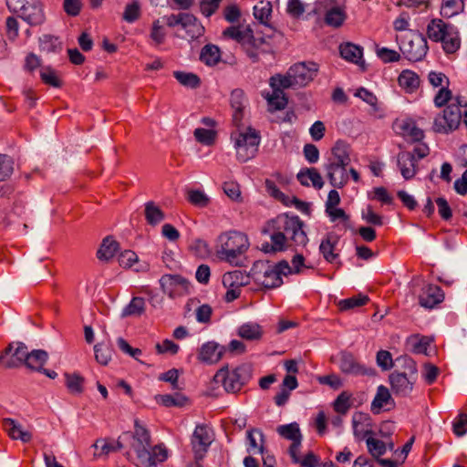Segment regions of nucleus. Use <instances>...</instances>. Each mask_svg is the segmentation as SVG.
I'll use <instances>...</instances> for the list:
<instances>
[{"label":"nucleus","mask_w":467,"mask_h":467,"mask_svg":"<svg viewBox=\"0 0 467 467\" xmlns=\"http://www.w3.org/2000/svg\"><path fill=\"white\" fill-rule=\"evenodd\" d=\"M366 443L368 452L376 460L380 458V456L384 455L387 451V444L380 440L368 437L366 440Z\"/></svg>","instance_id":"51"},{"label":"nucleus","mask_w":467,"mask_h":467,"mask_svg":"<svg viewBox=\"0 0 467 467\" xmlns=\"http://www.w3.org/2000/svg\"><path fill=\"white\" fill-rule=\"evenodd\" d=\"M41 79L44 83L50 85L55 88L61 86V80L58 78L57 72L51 67H44L40 72Z\"/></svg>","instance_id":"58"},{"label":"nucleus","mask_w":467,"mask_h":467,"mask_svg":"<svg viewBox=\"0 0 467 467\" xmlns=\"http://www.w3.org/2000/svg\"><path fill=\"white\" fill-rule=\"evenodd\" d=\"M377 56L384 62H396L400 59V55L393 50L387 47H377Z\"/></svg>","instance_id":"62"},{"label":"nucleus","mask_w":467,"mask_h":467,"mask_svg":"<svg viewBox=\"0 0 467 467\" xmlns=\"http://www.w3.org/2000/svg\"><path fill=\"white\" fill-rule=\"evenodd\" d=\"M213 441L212 435L206 425H197L192 433V446L195 460H202Z\"/></svg>","instance_id":"12"},{"label":"nucleus","mask_w":467,"mask_h":467,"mask_svg":"<svg viewBox=\"0 0 467 467\" xmlns=\"http://www.w3.org/2000/svg\"><path fill=\"white\" fill-rule=\"evenodd\" d=\"M166 32L163 23L160 19L153 21L150 36L156 45H161L165 39Z\"/></svg>","instance_id":"57"},{"label":"nucleus","mask_w":467,"mask_h":467,"mask_svg":"<svg viewBox=\"0 0 467 467\" xmlns=\"http://www.w3.org/2000/svg\"><path fill=\"white\" fill-rule=\"evenodd\" d=\"M440 42L442 43V48L446 53H455L461 46L459 33L456 28L452 26Z\"/></svg>","instance_id":"34"},{"label":"nucleus","mask_w":467,"mask_h":467,"mask_svg":"<svg viewBox=\"0 0 467 467\" xmlns=\"http://www.w3.org/2000/svg\"><path fill=\"white\" fill-rule=\"evenodd\" d=\"M272 13V5L268 1H261L254 6V16L262 24H267Z\"/></svg>","instance_id":"49"},{"label":"nucleus","mask_w":467,"mask_h":467,"mask_svg":"<svg viewBox=\"0 0 467 467\" xmlns=\"http://www.w3.org/2000/svg\"><path fill=\"white\" fill-rule=\"evenodd\" d=\"M190 250L198 257H205L210 254L208 244L199 238L192 240Z\"/></svg>","instance_id":"60"},{"label":"nucleus","mask_w":467,"mask_h":467,"mask_svg":"<svg viewBox=\"0 0 467 467\" xmlns=\"http://www.w3.org/2000/svg\"><path fill=\"white\" fill-rule=\"evenodd\" d=\"M162 291L170 297L181 296L189 292V282L181 275H165L160 280Z\"/></svg>","instance_id":"13"},{"label":"nucleus","mask_w":467,"mask_h":467,"mask_svg":"<svg viewBox=\"0 0 467 467\" xmlns=\"http://www.w3.org/2000/svg\"><path fill=\"white\" fill-rule=\"evenodd\" d=\"M140 16V5L137 0L132 1L125 6L123 19L128 23H133Z\"/></svg>","instance_id":"56"},{"label":"nucleus","mask_w":467,"mask_h":467,"mask_svg":"<svg viewBox=\"0 0 467 467\" xmlns=\"http://www.w3.org/2000/svg\"><path fill=\"white\" fill-rule=\"evenodd\" d=\"M245 96L242 89H234L231 93V106L234 109L233 121L235 126L241 122L243 119V111L245 108Z\"/></svg>","instance_id":"24"},{"label":"nucleus","mask_w":467,"mask_h":467,"mask_svg":"<svg viewBox=\"0 0 467 467\" xmlns=\"http://www.w3.org/2000/svg\"><path fill=\"white\" fill-rule=\"evenodd\" d=\"M156 400L165 407H182L186 404L187 398L180 393L164 394L156 397Z\"/></svg>","instance_id":"41"},{"label":"nucleus","mask_w":467,"mask_h":467,"mask_svg":"<svg viewBox=\"0 0 467 467\" xmlns=\"http://www.w3.org/2000/svg\"><path fill=\"white\" fill-rule=\"evenodd\" d=\"M248 237L237 231L223 233L217 238L216 254L226 262L235 263L236 259L249 248Z\"/></svg>","instance_id":"3"},{"label":"nucleus","mask_w":467,"mask_h":467,"mask_svg":"<svg viewBox=\"0 0 467 467\" xmlns=\"http://www.w3.org/2000/svg\"><path fill=\"white\" fill-rule=\"evenodd\" d=\"M368 302V297L358 294L349 298L342 299L338 302V307L341 311L354 309L365 306Z\"/></svg>","instance_id":"46"},{"label":"nucleus","mask_w":467,"mask_h":467,"mask_svg":"<svg viewBox=\"0 0 467 467\" xmlns=\"http://www.w3.org/2000/svg\"><path fill=\"white\" fill-rule=\"evenodd\" d=\"M14 171V161L5 154H0V182L7 180Z\"/></svg>","instance_id":"55"},{"label":"nucleus","mask_w":467,"mask_h":467,"mask_svg":"<svg viewBox=\"0 0 467 467\" xmlns=\"http://www.w3.org/2000/svg\"><path fill=\"white\" fill-rule=\"evenodd\" d=\"M223 36L234 39L243 45H245L253 38L250 29H244L243 26H230L223 32Z\"/></svg>","instance_id":"30"},{"label":"nucleus","mask_w":467,"mask_h":467,"mask_svg":"<svg viewBox=\"0 0 467 467\" xmlns=\"http://www.w3.org/2000/svg\"><path fill=\"white\" fill-rule=\"evenodd\" d=\"M418 379V374L400 373L393 371L389 376V381L392 392L400 397H408L411 394L414 385Z\"/></svg>","instance_id":"11"},{"label":"nucleus","mask_w":467,"mask_h":467,"mask_svg":"<svg viewBox=\"0 0 467 467\" xmlns=\"http://www.w3.org/2000/svg\"><path fill=\"white\" fill-rule=\"evenodd\" d=\"M451 27V25L444 23L441 19H433L428 25L427 34L431 40L440 42Z\"/></svg>","instance_id":"27"},{"label":"nucleus","mask_w":467,"mask_h":467,"mask_svg":"<svg viewBox=\"0 0 467 467\" xmlns=\"http://www.w3.org/2000/svg\"><path fill=\"white\" fill-rule=\"evenodd\" d=\"M145 310V300L142 297H133L130 304L122 310L123 317L140 316Z\"/></svg>","instance_id":"48"},{"label":"nucleus","mask_w":467,"mask_h":467,"mask_svg":"<svg viewBox=\"0 0 467 467\" xmlns=\"http://www.w3.org/2000/svg\"><path fill=\"white\" fill-rule=\"evenodd\" d=\"M400 50L410 61L422 59L428 51L427 41L422 35L411 34L402 42Z\"/></svg>","instance_id":"10"},{"label":"nucleus","mask_w":467,"mask_h":467,"mask_svg":"<svg viewBox=\"0 0 467 467\" xmlns=\"http://www.w3.org/2000/svg\"><path fill=\"white\" fill-rule=\"evenodd\" d=\"M346 18L345 13L339 7H334L326 14L325 21L328 26H340Z\"/></svg>","instance_id":"54"},{"label":"nucleus","mask_w":467,"mask_h":467,"mask_svg":"<svg viewBox=\"0 0 467 467\" xmlns=\"http://www.w3.org/2000/svg\"><path fill=\"white\" fill-rule=\"evenodd\" d=\"M231 140L236 151V158L241 162L253 159L260 144V135L251 127L242 128L240 123L236 130L231 133Z\"/></svg>","instance_id":"4"},{"label":"nucleus","mask_w":467,"mask_h":467,"mask_svg":"<svg viewBox=\"0 0 467 467\" xmlns=\"http://www.w3.org/2000/svg\"><path fill=\"white\" fill-rule=\"evenodd\" d=\"M3 430L13 440H20L22 442L26 443L32 440V434L24 431L21 424L11 418H4L1 421Z\"/></svg>","instance_id":"18"},{"label":"nucleus","mask_w":467,"mask_h":467,"mask_svg":"<svg viewBox=\"0 0 467 467\" xmlns=\"http://www.w3.org/2000/svg\"><path fill=\"white\" fill-rule=\"evenodd\" d=\"M132 437L134 441L131 447L136 453L134 463L138 467H148L150 464V449L151 448V439L149 431L139 420H135Z\"/></svg>","instance_id":"6"},{"label":"nucleus","mask_w":467,"mask_h":467,"mask_svg":"<svg viewBox=\"0 0 467 467\" xmlns=\"http://www.w3.org/2000/svg\"><path fill=\"white\" fill-rule=\"evenodd\" d=\"M65 384L69 392L73 394H80L83 392L84 378L78 373H65Z\"/></svg>","instance_id":"45"},{"label":"nucleus","mask_w":467,"mask_h":467,"mask_svg":"<svg viewBox=\"0 0 467 467\" xmlns=\"http://www.w3.org/2000/svg\"><path fill=\"white\" fill-rule=\"evenodd\" d=\"M348 165L325 163L324 169L329 183L335 188H342L348 182Z\"/></svg>","instance_id":"15"},{"label":"nucleus","mask_w":467,"mask_h":467,"mask_svg":"<svg viewBox=\"0 0 467 467\" xmlns=\"http://www.w3.org/2000/svg\"><path fill=\"white\" fill-rule=\"evenodd\" d=\"M182 27L186 31L189 37L195 39L204 33V27L192 14H185V18Z\"/></svg>","instance_id":"29"},{"label":"nucleus","mask_w":467,"mask_h":467,"mask_svg":"<svg viewBox=\"0 0 467 467\" xmlns=\"http://www.w3.org/2000/svg\"><path fill=\"white\" fill-rule=\"evenodd\" d=\"M174 78L184 87L195 88L200 85V78L193 73L184 71H174Z\"/></svg>","instance_id":"50"},{"label":"nucleus","mask_w":467,"mask_h":467,"mask_svg":"<svg viewBox=\"0 0 467 467\" xmlns=\"http://www.w3.org/2000/svg\"><path fill=\"white\" fill-rule=\"evenodd\" d=\"M332 359L337 363L342 373L349 376H374L375 370L367 368L364 364L358 360L353 352H338Z\"/></svg>","instance_id":"8"},{"label":"nucleus","mask_w":467,"mask_h":467,"mask_svg":"<svg viewBox=\"0 0 467 467\" xmlns=\"http://www.w3.org/2000/svg\"><path fill=\"white\" fill-rule=\"evenodd\" d=\"M397 165L405 180H411L418 171L417 160L410 151H400L397 155Z\"/></svg>","instance_id":"17"},{"label":"nucleus","mask_w":467,"mask_h":467,"mask_svg":"<svg viewBox=\"0 0 467 467\" xmlns=\"http://www.w3.org/2000/svg\"><path fill=\"white\" fill-rule=\"evenodd\" d=\"M400 129L403 136L409 138L412 141H420L424 137L423 130L418 128L412 121L401 122Z\"/></svg>","instance_id":"43"},{"label":"nucleus","mask_w":467,"mask_h":467,"mask_svg":"<svg viewBox=\"0 0 467 467\" xmlns=\"http://www.w3.org/2000/svg\"><path fill=\"white\" fill-rule=\"evenodd\" d=\"M188 200L193 205L204 207L209 203V197L202 191L192 190L188 192Z\"/></svg>","instance_id":"61"},{"label":"nucleus","mask_w":467,"mask_h":467,"mask_svg":"<svg viewBox=\"0 0 467 467\" xmlns=\"http://www.w3.org/2000/svg\"><path fill=\"white\" fill-rule=\"evenodd\" d=\"M119 249V244L110 236L103 239V242L97 253L98 258L103 261L111 259Z\"/></svg>","instance_id":"33"},{"label":"nucleus","mask_w":467,"mask_h":467,"mask_svg":"<svg viewBox=\"0 0 467 467\" xmlns=\"http://www.w3.org/2000/svg\"><path fill=\"white\" fill-rule=\"evenodd\" d=\"M398 82L400 87L409 94L415 92L420 84L418 74L410 69L401 71L398 78Z\"/></svg>","instance_id":"22"},{"label":"nucleus","mask_w":467,"mask_h":467,"mask_svg":"<svg viewBox=\"0 0 467 467\" xmlns=\"http://www.w3.org/2000/svg\"><path fill=\"white\" fill-rule=\"evenodd\" d=\"M289 70L290 74H292L290 78H293L294 83H296L297 87H304L311 82L317 76L318 66L314 62H302L295 64Z\"/></svg>","instance_id":"14"},{"label":"nucleus","mask_w":467,"mask_h":467,"mask_svg":"<svg viewBox=\"0 0 467 467\" xmlns=\"http://www.w3.org/2000/svg\"><path fill=\"white\" fill-rule=\"evenodd\" d=\"M262 328L258 324L255 323H245L242 325L238 329V335L247 340L259 339L262 336Z\"/></svg>","instance_id":"40"},{"label":"nucleus","mask_w":467,"mask_h":467,"mask_svg":"<svg viewBox=\"0 0 467 467\" xmlns=\"http://www.w3.org/2000/svg\"><path fill=\"white\" fill-rule=\"evenodd\" d=\"M369 417L368 414L362 412H357L352 417L353 434L357 439H363L368 434L371 433L369 430H359L358 426L363 424L366 420H368Z\"/></svg>","instance_id":"53"},{"label":"nucleus","mask_w":467,"mask_h":467,"mask_svg":"<svg viewBox=\"0 0 467 467\" xmlns=\"http://www.w3.org/2000/svg\"><path fill=\"white\" fill-rule=\"evenodd\" d=\"M326 163L349 165L350 147L342 140H337L331 149V152Z\"/></svg>","instance_id":"19"},{"label":"nucleus","mask_w":467,"mask_h":467,"mask_svg":"<svg viewBox=\"0 0 467 467\" xmlns=\"http://www.w3.org/2000/svg\"><path fill=\"white\" fill-rule=\"evenodd\" d=\"M389 404L394 405V400L392 399L389 389L383 385H379L377 388L376 395L371 402V411L374 414H379L381 409L385 405Z\"/></svg>","instance_id":"25"},{"label":"nucleus","mask_w":467,"mask_h":467,"mask_svg":"<svg viewBox=\"0 0 467 467\" xmlns=\"http://www.w3.org/2000/svg\"><path fill=\"white\" fill-rule=\"evenodd\" d=\"M193 135L199 143L206 146L213 145L216 140V131L212 129L197 128Z\"/></svg>","instance_id":"52"},{"label":"nucleus","mask_w":467,"mask_h":467,"mask_svg":"<svg viewBox=\"0 0 467 467\" xmlns=\"http://www.w3.org/2000/svg\"><path fill=\"white\" fill-rule=\"evenodd\" d=\"M26 352H2L0 355V365L13 368L23 365V355Z\"/></svg>","instance_id":"42"},{"label":"nucleus","mask_w":467,"mask_h":467,"mask_svg":"<svg viewBox=\"0 0 467 467\" xmlns=\"http://www.w3.org/2000/svg\"><path fill=\"white\" fill-rule=\"evenodd\" d=\"M265 99L271 111L284 109L287 104V99L283 90L273 89L272 94H267Z\"/></svg>","instance_id":"36"},{"label":"nucleus","mask_w":467,"mask_h":467,"mask_svg":"<svg viewBox=\"0 0 467 467\" xmlns=\"http://www.w3.org/2000/svg\"><path fill=\"white\" fill-rule=\"evenodd\" d=\"M406 348L410 350H428L438 348L434 344V338L432 337L421 336L419 334L412 335L407 338Z\"/></svg>","instance_id":"23"},{"label":"nucleus","mask_w":467,"mask_h":467,"mask_svg":"<svg viewBox=\"0 0 467 467\" xmlns=\"http://www.w3.org/2000/svg\"><path fill=\"white\" fill-rule=\"evenodd\" d=\"M290 76H292V74H290V70L288 69L285 75L277 74L271 77L269 84L273 89L279 90L297 87V85L294 83L293 78H290Z\"/></svg>","instance_id":"37"},{"label":"nucleus","mask_w":467,"mask_h":467,"mask_svg":"<svg viewBox=\"0 0 467 467\" xmlns=\"http://www.w3.org/2000/svg\"><path fill=\"white\" fill-rule=\"evenodd\" d=\"M444 299L441 287L435 285L424 286L419 296L420 305L425 308H433Z\"/></svg>","instance_id":"16"},{"label":"nucleus","mask_w":467,"mask_h":467,"mask_svg":"<svg viewBox=\"0 0 467 467\" xmlns=\"http://www.w3.org/2000/svg\"><path fill=\"white\" fill-rule=\"evenodd\" d=\"M453 432L456 436L462 437L467 433V414L461 413L453 421Z\"/></svg>","instance_id":"64"},{"label":"nucleus","mask_w":467,"mask_h":467,"mask_svg":"<svg viewBox=\"0 0 467 467\" xmlns=\"http://www.w3.org/2000/svg\"><path fill=\"white\" fill-rule=\"evenodd\" d=\"M337 244V237L331 234H327L326 237L322 240L319 245V251L327 262L331 263L337 257V254L334 253Z\"/></svg>","instance_id":"31"},{"label":"nucleus","mask_w":467,"mask_h":467,"mask_svg":"<svg viewBox=\"0 0 467 467\" xmlns=\"http://www.w3.org/2000/svg\"><path fill=\"white\" fill-rule=\"evenodd\" d=\"M289 269L290 265L286 261L274 265L259 260L254 263L250 275L256 285L264 288H275L283 284L282 275H287Z\"/></svg>","instance_id":"2"},{"label":"nucleus","mask_w":467,"mask_h":467,"mask_svg":"<svg viewBox=\"0 0 467 467\" xmlns=\"http://www.w3.org/2000/svg\"><path fill=\"white\" fill-rule=\"evenodd\" d=\"M250 367L244 365L229 371L227 368H221L214 375L215 383L222 384L227 392H236L250 378Z\"/></svg>","instance_id":"7"},{"label":"nucleus","mask_w":467,"mask_h":467,"mask_svg":"<svg viewBox=\"0 0 467 467\" xmlns=\"http://www.w3.org/2000/svg\"><path fill=\"white\" fill-rule=\"evenodd\" d=\"M145 217L150 224L155 225L164 220V213L153 202L145 204Z\"/></svg>","instance_id":"44"},{"label":"nucleus","mask_w":467,"mask_h":467,"mask_svg":"<svg viewBox=\"0 0 467 467\" xmlns=\"http://www.w3.org/2000/svg\"><path fill=\"white\" fill-rule=\"evenodd\" d=\"M277 433L291 441H296V439L302 440V434L300 431L299 425L296 422L289 424L279 425L276 429Z\"/></svg>","instance_id":"39"},{"label":"nucleus","mask_w":467,"mask_h":467,"mask_svg":"<svg viewBox=\"0 0 467 467\" xmlns=\"http://www.w3.org/2000/svg\"><path fill=\"white\" fill-rule=\"evenodd\" d=\"M264 232L270 237L272 252L304 248L309 241L305 223L296 215L280 214L266 223Z\"/></svg>","instance_id":"1"},{"label":"nucleus","mask_w":467,"mask_h":467,"mask_svg":"<svg viewBox=\"0 0 467 467\" xmlns=\"http://www.w3.org/2000/svg\"><path fill=\"white\" fill-rule=\"evenodd\" d=\"M250 273L245 274L241 270H234L225 273L223 275L222 282L224 287H233L241 290V287L245 286L250 283Z\"/></svg>","instance_id":"21"},{"label":"nucleus","mask_w":467,"mask_h":467,"mask_svg":"<svg viewBox=\"0 0 467 467\" xmlns=\"http://www.w3.org/2000/svg\"><path fill=\"white\" fill-rule=\"evenodd\" d=\"M47 358V352H26L23 355V365L30 369L41 371Z\"/></svg>","instance_id":"28"},{"label":"nucleus","mask_w":467,"mask_h":467,"mask_svg":"<svg viewBox=\"0 0 467 467\" xmlns=\"http://www.w3.org/2000/svg\"><path fill=\"white\" fill-rule=\"evenodd\" d=\"M339 53L345 60L358 65L364 68L363 48L352 43H344L339 46Z\"/></svg>","instance_id":"20"},{"label":"nucleus","mask_w":467,"mask_h":467,"mask_svg":"<svg viewBox=\"0 0 467 467\" xmlns=\"http://www.w3.org/2000/svg\"><path fill=\"white\" fill-rule=\"evenodd\" d=\"M6 5L9 10L18 13L31 26L41 25L46 19L40 0H6Z\"/></svg>","instance_id":"5"},{"label":"nucleus","mask_w":467,"mask_h":467,"mask_svg":"<svg viewBox=\"0 0 467 467\" xmlns=\"http://www.w3.org/2000/svg\"><path fill=\"white\" fill-rule=\"evenodd\" d=\"M349 398L347 392L340 393L333 402L334 410L341 415L347 414L350 409Z\"/></svg>","instance_id":"59"},{"label":"nucleus","mask_w":467,"mask_h":467,"mask_svg":"<svg viewBox=\"0 0 467 467\" xmlns=\"http://www.w3.org/2000/svg\"><path fill=\"white\" fill-rule=\"evenodd\" d=\"M256 435L258 436L260 441H264V434L259 429H252L247 431V440H248V448L247 451L252 453L259 452L264 454V447L263 445H258Z\"/></svg>","instance_id":"47"},{"label":"nucleus","mask_w":467,"mask_h":467,"mask_svg":"<svg viewBox=\"0 0 467 467\" xmlns=\"http://www.w3.org/2000/svg\"><path fill=\"white\" fill-rule=\"evenodd\" d=\"M464 9L463 0H445L441 8V15L445 18H451Z\"/></svg>","instance_id":"38"},{"label":"nucleus","mask_w":467,"mask_h":467,"mask_svg":"<svg viewBox=\"0 0 467 467\" xmlns=\"http://www.w3.org/2000/svg\"><path fill=\"white\" fill-rule=\"evenodd\" d=\"M297 179L304 186L312 185L317 189H321L324 186L323 178L316 168H307L300 171L297 174Z\"/></svg>","instance_id":"26"},{"label":"nucleus","mask_w":467,"mask_h":467,"mask_svg":"<svg viewBox=\"0 0 467 467\" xmlns=\"http://www.w3.org/2000/svg\"><path fill=\"white\" fill-rule=\"evenodd\" d=\"M200 60L207 66H215L221 60L220 48L213 44L205 45L201 51Z\"/></svg>","instance_id":"32"},{"label":"nucleus","mask_w":467,"mask_h":467,"mask_svg":"<svg viewBox=\"0 0 467 467\" xmlns=\"http://www.w3.org/2000/svg\"><path fill=\"white\" fill-rule=\"evenodd\" d=\"M462 119V110L457 105H449L437 116L433 122V130L438 133H448L456 130Z\"/></svg>","instance_id":"9"},{"label":"nucleus","mask_w":467,"mask_h":467,"mask_svg":"<svg viewBox=\"0 0 467 467\" xmlns=\"http://www.w3.org/2000/svg\"><path fill=\"white\" fill-rule=\"evenodd\" d=\"M430 84L433 88H445L449 86V78L441 72L431 71L428 75Z\"/></svg>","instance_id":"63"},{"label":"nucleus","mask_w":467,"mask_h":467,"mask_svg":"<svg viewBox=\"0 0 467 467\" xmlns=\"http://www.w3.org/2000/svg\"><path fill=\"white\" fill-rule=\"evenodd\" d=\"M394 371L400 373H414L418 374L415 361L407 354H403L394 359Z\"/></svg>","instance_id":"35"}]
</instances>
